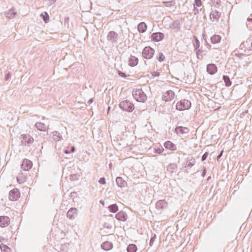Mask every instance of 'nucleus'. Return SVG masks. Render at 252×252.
Masks as SVG:
<instances>
[{
  "instance_id": "56",
  "label": "nucleus",
  "mask_w": 252,
  "mask_h": 252,
  "mask_svg": "<svg viewBox=\"0 0 252 252\" xmlns=\"http://www.w3.org/2000/svg\"><path fill=\"white\" fill-rule=\"evenodd\" d=\"M110 167H111V164H109Z\"/></svg>"
},
{
  "instance_id": "12",
  "label": "nucleus",
  "mask_w": 252,
  "mask_h": 252,
  "mask_svg": "<svg viewBox=\"0 0 252 252\" xmlns=\"http://www.w3.org/2000/svg\"><path fill=\"white\" fill-rule=\"evenodd\" d=\"M163 33L158 32L153 33L151 35L152 39L155 41L158 42L162 40L164 38Z\"/></svg>"
},
{
  "instance_id": "20",
  "label": "nucleus",
  "mask_w": 252,
  "mask_h": 252,
  "mask_svg": "<svg viewBox=\"0 0 252 252\" xmlns=\"http://www.w3.org/2000/svg\"><path fill=\"white\" fill-rule=\"evenodd\" d=\"M117 186L120 188H123L126 186V182L121 177H118L116 179Z\"/></svg>"
},
{
  "instance_id": "36",
  "label": "nucleus",
  "mask_w": 252,
  "mask_h": 252,
  "mask_svg": "<svg viewBox=\"0 0 252 252\" xmlns=\"http://www.w3.org/2000/svg\"><path fill=\"white\" fill-rule=\"evenodd\" d=\"M157 58L159 62H161L164 61L165 57L162 53H159L158 56L157 57Z\"/></svg>"
},
{
  "instance_id": "53",
  "label": "nucleus",
  "mask_w": 252,
  "mask_h": 252,
  "mask_svg": "<svg viewBox=\"0 0 252 252\" xmlns=\"http://www.w3.org/2000/svg\"><path fill=\"white\" fill-rule=\"evenodd\" d=\"M117 0V1H118L119 2H121V1L122 0Z\"/></svg>"
},
{
  "instance_id": "23",
  "label": "nucleus",
  "mask_w": 252,
  "mask_h": 252,
  "mask_svg": "<svg viewBox=\"0 0 252 252\" xmlns=\"http://www.w3.org/2000/svg\"><path fill=\"white\" fill-rule=\"evenodd\" d=\"M167 206V203L163 200L158 201L156 204V207L157 209H163L166 208Z\"/></svg>"
},
{
  "instance_id": "54",
  "label": "nucleus",
  "mask_w": 252,
  "mask_h": 252,
  "mask_svg": "<svg viewBox=\"0 0 252 252\" xmlns=\"http://www.w3.org/2000/svg\"><path fill=\"white\" fill-rule=\"evenodd\" d=\"M203 53V52H199V54H200L201 55H202V53Z\"/></svg>"
},
{
  "instance_id": "30",
  "label": "nucleus",
  "mask_w": 252,
  "mask_h": 252,
  "mask_svg": "<svg viewBox=\"0 0 252 252\" xmlns=\"http://www.w3.org/2000/svg\"><path fill=\"white\" fill-rule=\"evenodd\" d=\"M108 209L110 212L115 213L118 211V206L116 204H113L108 207Z\"/></svg>"
},
{
  "instance_id": "7",
  "label": "nucleus",
  "mask_w": 252,
  "mask_h": 252,
  "mask_svg": "<svg viewBox=\"0 0 252 252\" xmlns=\"http://www.w3.org/2000/svg\"><path fill=\"white\" fill-rule=\"evenodd\" d=\"M200 42L197 38H195V44H194V50L195 51L197 58L199 59H202L203 58V55H201L199 52H204L202 49H199Z\"/></svg>"
},
{
  "instance_id": "38",
  "label": "nucleus",
  "mask_w": 252,
  "mask_h": 252,
  "mask_svg": "<svg viewBox=\"0 0 252 252\" xmlns=\"http://www.w3.org/2000/svg\"><path fill=\"white\" fill-rule=\"evenodd\" d=\"M164 151V149L162 147L157 148L155 150V153L157 154H161Z\"/></svg>"
},
{
  "instance_id": "51",
  "label": "nucleus",
  "mask_w": 252,
  "mask_h": 252,
  "mask_svg": "<svg viewBox=\"0 0 252 252\" xmlns=\"http://www.w3.org/2000/svg\"><path fill=\"white\" fill-rule=\"evenodd\" d=\"M75 151V147H71V152H73Z\"/></svg>"
},
{
  "instance_id": "42",
  "label": "nucleus",
  "mask_w": 252,
  "mask_h": 252,
  "mask_svg": "<svg viewBox=\"0 0 252 252\" xmlns=\"http://www.w3.org/2000/svg\"><path fill=\"white\" fill-rule=\"evenodd\" d=\"M118 74L121 77H122L124 78H125L126 77V73L122 71H118Z\"/></svg>"
},
{
  "instance_id": "18",
  "label": "nucleus",
  "mask_w": 252,
  "mask_h": 252,
  "mask_svg": "<svg viewBox=\"0 0 252 252\" xmlns=\"http://www.w3.org/2000/svg\"><path fill=\"white\" fill-rule=\"evenodd\" d=\"M164 146L165 148L171 151H175L177 149L176 145L169 141L165 142L164 143Z\"/></svg>"
},
{
  "instance_id": "21",
  "label": "nucleus",
  "mask_w": 252,
  "mask_h": 252,
  "mask_svg": "<svg viewBox=\"0 0 252 252\" xmlns=\"http://www.w3.org/2000/svg\"><path fill=\"white\" fill-rule=\"evenodd\" d=\"M101 248L104 251H109L113 248V244L109 241H105L101 246Z\"/></svg>"
},
{
  "instance_id": "34",
  "label": "nucleus",
  "mask_w": 252,
  "mask_h": 252,
  "mask_svg": "<svg viewBox=\"0 0 252 252\" xmlns=\"http://www.w3.org/2000/svg\"><path fill=\"white\" fill-rule=\"evenodd\" d=\"M247 21L248 23L247 24L248 28H251L252 27V14L248 18Z\"/></svg>"
},
{
  "instance_id": "39",
  "label": "nucleus",
  "mask_w": 252,
  "mask_h": 252,
  "mask_svg": "<svg viewBox=\"0 0 252 252\" xmlns=\"http://www.w3.org/2000/svg\"><path fill=\"white\" fill-rule=\"evenodd\" d=\"M98 182L100 184L104 185L106 184L105 179L104 177L100 178Z\"/></svg>"
},
{
  "instance_id": "8",
  "label": "nucleus",
  "mask_w": 252,
  "mask_h": 252,
  "mask_svg": "<svg viewBox=\"0 0 252 252\" xmlns=\"http://www.w3.org/2000/svg\"><path fill=\"white\" fill-rule=\"evenodd\" d=\"M32 166V162L28 159H24L21 164V168L25 171H29Z\"/></svg>"
},
{
  "instance_id": "45",
  "label": "nucleus",
  "mask_w": 252,
  "mask_h": 252,
  "mask_svg": "<svg viewBox=\"0 0 252 252\" xmlns=\"http://www.w3.org/2000/svg\"><path fill=\"white\" fill-rule=\"evenodd\" d=\"M206 168H204V169L203 170L202 172V173H201V176L204 177L205 175H206Z\"/></svg>"
},
{
  "instance_id": "37",
  "label": "nucleus",
  "mask_w": 252,
  "mask_h": 252,
  "mask_svg": "<svg viewBox=\"0 0 252 252\" xmlns=\"http://www.w3.org/2000/svg\"><path fill=\"white\" fill-rule=\"evenodd\" d=\"M156 238H157V236L155 234H154L153 235H152V236L150 239V243H149L150 246L151 247L153 246Z\"/></svg>"
},
{
  "instance_id": "32",
  "label": "nucleus",
  "mask_w": 252,
  "mask_h": 252,
  "mask_svg": "<svg viewBox=\"0 0 252 252\" xmlns=\"http://www.w3.org/2000/svg\"><path fill=\"white\" fill-rule=\"evenodd\" d=\"M0 249L2 252H10L11 250L7 245L1 244L0 245Z\"/></svg>"
},
{
  "instance_id": "31",
  "label": "nucleus",
  "mask_w": 252,
  "mask_h": 252,
  "mask_svg": "<svg viewBox=\"0 0 252 252\" xmlns=\"http://www.w3.org/2000/svg\"><path fill=\"white\" fill-rule=\"evenodd\" d=\"M223 80L225 83V86L229 87L231 85L232 82L230 80L229 77L227 75L223 76Z\"/></svg>"
},
{
  "instance_id": "13",
  "label": "nucleus",
  "mask_w": 252,
  "mask_h": 252,
  "mask_svg": "<svg viewBox=\"0 0 252 252\" xmlns=\"http://www.w3.org/2000/svg\"><path fill=\"white\" fill-rule=\"evenodd\" d=\"M218 70L217 66L214 63H210L207 65V71L211 75L215 74Z\"/></svg>"
},
{
  "instance_id": "33",
  "label": "nucleus",
  "mask_w": 252,
  "mask_h": 252,
  "mask_svg": "<svg viewBox=\"0 0 252 252\" xmlns=\"http://www.w3.org/2000/svg\"><path fill=\"white\" fill-rule=\"evenodd\" d=\"M52 134H53V139L55 141H59L61 140V137H60V133H59L58 132L55 131H53L52 132Z\"/></svg>"
},
{
  "instance_id": "17",
  "label": "nucleus",
  "mask_w": 252,
  "mask_h": 252,
  "mask_svg": "<svg viewBox=\"0 0 252 252\" xmlns=\"http://www.w3.org/2000/svg\"><path fill=\"white\" fill-rule=\"evenodd\" d=\"M220 13L217 10H215L212 11L210 14V18L212 21H218L220 18Z\"/></svg>"
},
{
  "instance_id": "27",
  "label": "nucleus",
  "mask_w": 252,
  "mask_h": 252,
  "mask_svg": "<svg viewBox=\"0 0 252 252\" xmlns=\"http://www.w3.org/2000/svg\"><path fill=\"white\" fill-rule=\"evenodd\" d=\"M177 169V166L175 163H171L167 167V170L168 172L173 173Z\"/></svg>"
},
{
  "instance_id": "40",
  "label": "nucleus",
  "mask_w": 252,
  "mask_h": 252,
  "mask_svg": "<svg viewBox=\"0 0 252 252\" xmlns=\"http://www.w3.org/2000/svg\"><path fill=\"white\" fill-rule=\"evenodd\" d=\"M208 155V153L207 152L205 153L202 156L201 160L202 161H204L207 158Z\"/></svg>"
},
{
  "instance_id": "3",
  "label": "nucleus",
  "mask_w": 252,
  "mask_h": 252,
  "mask_svg": "<svg viewBox=\"0 0 252 252\" xmlns=\"http://www.w3.org/2000/svg\"><path fill=\"white\" fill-rule=\"evenodd\" d=\"M21 143L23 146H30L33 142V137L29 134H23L21 135Z\"/></svg>"
},
{
  "instance_id": "50",
  "label": "nucleus",
  "mask_w": 252,
  "mask_h": 252,
  "mask_svg": "<svg viewBox=\"0 0 252 252\" xmlns=\"http://www.w3.org/2000/svg\"><path fill=\"white\" fill-rule=\"evenodd\" d=\"M93 102V99L91 98L89 100V101L87 102V103L88 104H90L92 103Z\"/></svg>"
},
{
  "instance_id": "29",
  "label": "nucleus",
  "mask_w": 252,
  "mask_h": 252,
  "mask_svg": "<svg viewBox=\"0 0 252 252\" xmlns=\"http://www.w3.org/2000/svg\"><path fill=\"white\" fill-rule=\"evenodd\" d=\"M41 17L42 18L45 23H47L49 21V16L47 12H43L40 14Z\"/></svg>"
},
{
  "instance_id": "43",
  "label": "nucleus",
  "mask_w": 252,
  "mask_h": 252,
  "mask_svg": "<svg viewBox=\"0 0 252 252\" xmlns=\"http://www.w3.org/2000/svg\"><path fill=\"white\" fill-rule=\"evenodd\" d=\"M195 4L198 7H199L201 5V0H195Z\"/></svg>"
},
{
  "instance_id": "15",
  "label": "nucleus",
  "mask_w": 252,
  "mask_h": 252,
  "mask_svg": "<svg viewBox=\"0 0 252 252\" xmlns=\"http://www.w3.org/2000/svg\"><path fill=\"white\" fill-rule=\"evenodd\" d=\"M115 218L119 221H125L127 219V215L126 213L122 211L116 214Z\"/></svg>"
},
{
  "instance_id": "11",
  "label": "nucleus",
  "mask_w": 252,
  "mask_h": 252,
  "mask_svg": "<svg viewBox=\"0 0 252 252\" xmlns=\"http://www.w3.org/2000/svg\"><path fill=\"white\" fill-rule=\"evenodd\" d=\"M118 38V34L114 31L110 32L107 36L108 40L112 42H116Z\"/></svg>"
},
{
  "instance_id": "28",
  "label": "nucleus",
  "mask_w": 252,
  "mask_h": 252,
  "mask_svg": "<svg viewBox=\"0 0 252 252\" xmlns=\"http://www.w3.org/2000/svg\"><path fill=\"white\" fill-rule=\"evenodd\" d=\"M137 248L135 244H129L127 247V252H136L137 251Z\"/></svg>"
},
{
  "instance_id": "49",
  "label": "nucleus",
  "mask_w": 252,
  "mask_h": 252,
  "mask_svg": "<svg viewBox=\"0 0 252 252\" xmlns=\"http://www.w3.org/2000/svg\"><path fill=\"white\" fill-rule=\"evenodd\" d=\"M202 36H203V38L204 40V41H205L206 43H207V38H206V35L205 34H202Z\"/></svg>"
},
{
  "instance_id": "2",
  "label": "nucleus",
  "mask_w": 252,
  "mask_h": 252,
  "mask_svg": "<svg viewBox=\"0 0 252 252\" xmlns=\"http://www.w3.org/2000/svg\"><path fill=\"white\" fill-rule=\"evenodd\" d=\"M119 106L122 110L128 112H131L134 109V104L128 100L121 101Z\"/></svg>"
},
{
  "instance_id": "44",
  "label": "nucleus",
  "mask_w": 252,
  "mask_h": 252,
  "mask_svg": "<svg viewBox=\"0 0 252 252\" xmlns=\"http://www.w3.org/2000/svg\"><path fill=\"white\" fill-rule=\"evenodd\" d=\"M11 74L10 72H8L6 75H5V80L6 81L8 80L9 79V78L11 77Z\"/></svg>"
},
{
  "instance_id": "48",
  "label": "nucleus",
  "mask_w": 252,
  "mask_h": 252,
  "mask_svg": "<svg viewBox=\"0 0 252 252\" xmlns=\"http://www.w3.org/2000/svg\"><path fill=\"white\" fill-rule=\"evenodd\" d=\"M152 75L153 76H158L159 75V73L154 71L153 73H152Z\"/></svg>"
},
{
  "instance_id": "47",
  "label": "nucleus",
  "mask_w": 252,
  "mask_h": 252,
  "mask_svg": "<svg viewBox=\"0 0 252 252\" xmlns=\"http://www.w3.org/2000/svg\"><path fill=\"white\" fill-rule=\"evenodd\" d=\"M223 151L222 150L220 153L219 154V155L217 156V159L218 160L222 155Z\"/></svg>"
},
{
  "instance_id": "4",
  "label": "nucleus",
  "mask_w": 252,
  "mask_h": 252,
  "mask_svg": "<svg viewBox=\"0 0 252 252\" xmlns=\"http://www.w3.org/2000/svg\"><path fill=\"white\" fill-rule=\"evenodd\" d=\"M191 107V102L190 101L186 99L181 100L176 104V109L179 111L183 110H188Z\"/></svg>"
},
{
  "instance_id": "52",
  "label": "nucleus",
  "mask_w": 252,
  "mask_h": 252,
  "mask_svg": "<svg viewBox=\"0 0 252 252\" xmlns=\"http://www.w3.org/2000/svg\"><path fill=\"white\" fill-rule=\"evenodd\" d=\"M64 153H65V154H68V153H69V152H68V151L67 150H65V151H64Z\"/></svg>"
},
{
  "instance_id": "1",
  "label": "nucleus",
  "mask_w": 252,
  "mask_h": 252,
  "mask_svg": "<svg viewBox=\"0 0 252 252\" xmlns=\"http://www.w3.org/2000/svg\"><path fill=\"white\" fill-rule=\"evenodd\" d=\"M132 95L138 102H144L147 100V95L141 89H136L133 90Z\"/></svg>"
},
{
  "instance_id": "24",
  "label": "nucleus",
  "mask_w": 252,
  "mask_h": 252,
  "mask_svg": "<svg viewBox=\"0 0 252 252\" xmlns=\"http://www.w3.org/2000/svg\"><path fill=\"white\" fill-rule=\"evenodd\" d=\"M137 29L139 32L143 33L146 31L147 26L144 22H141L138 25Z\"/></svg>"
},
{
  "instance_id": "5",
  "label": "nucleus",
  "mask_w": 252,
  "mask_h": 252,
  "mask_svg": "<svg viewBox=\"0 0 252 252\" xmlns=\"http://www.w3.org/2000/svg\"><path fill=\"white\" fill-rule=\"evenodd\" d=\"M142 56L146 59H151L155 54V50L149 46L145 47L142 51Z\"/></svg>"
},
{
  "instance_id": "10",
  "label": "nucleus",
  "mask_w": 252,
  "mask_h": 252,
  "mask_svg": "<svg viewBox=\"0 0 252 252\" xmlns=\"http://www.w3.org/2000/svg\"><path fill=\"white\" fill-rule=\"evenodd\" d=\"M174 96V93L171 90L166 91L162 95V99L165 101H171Z\"/></svg>"
},
{
  "instance_id": "41",
  "label": "nucleus",
  "mask_w": 252,
  "mask_h": 252,
  "mask_svg": "<svg viewBox=\"0 0 252 252\" xmlns=\"http://www.w3.org/2000/svg\"><path fill=\"white\" fill-rule=\"evenodd\" d=\"M104 228H107V229H111L112 227V225L111 224H110L107 223H105L103 225Z\"/></svg>"
},
{
  "instance_id": "16",
  "label": "nucleus",
  "mask_w": 252,
  "mask_h": 252,
  "mask_svg": "<svg viewBox=\"0 0 252 252\" xmlns=\"http://www.w3.org/2000/svg\"><path fill=\"white\" fill-rule=\"evenodd\" d=\"M175 130L178 135L187 134L189 132V129L187 127L181 126H177Z\"/></svg>"
},
{
  "instance_id": "46",
  "label": "nucleus",
  "mask_w": 252,
  "mask_h": 252,
  "mask_svg": "<svg viewBox=\"0 0 252 252\" xmlns=\"http://www.w3.org/2000/svg\"><path fill=\"white\" fill-rule=\"evenodd\" d=\"M193 11H194V14L195 15L197 14L198 13V10L195 7L194 4Z\"/></svg>"
},
{
  "instance_id": "22",
  "label": "nucleus",
  "mask_w": 252,
  "mask_h": 252,
  "mask_svg": "<svg viewBox=\"0 0 252 252\" xmlns=\"http://www.w3.org/2000/svg\"><path fill=\"white\" fill-rule=\"evenodd\" d=\"M138 62V58L133 56H131L128 59V64L131 66H134L136 65Z\"/></svg>"
},
{
  "instance_id": "25",
  "label": "nucleus",
  "mask_w": 252,
  "mask_h": 252,
  "mask_svg": "<svg viewBox=\"0 0 252 252\" xmlns=\"http://www.w3.org/2000/svg\"><path fill=\"white\" fill-rule=\"evenodd\" d=\"M221 37L218 34H214L211 38V42L212 44H217L220 42Z\"/></svg>"
},
{
  "instance_id": "6",
  "label": "nucleus",
  "mask_w": 252,
  "mask_h": 252,
  "mask_svg": "<svg viewBox=\"0 0 252 252\" xmlns=\"http://www.w3.org/2000/svg\"><path fill=\"white\" fill-rule=\"evenodd\" d=\"M20 196V193L17 189L11 190L9 193V199L12 201L17 200Z\"/></svg>"
},
{
  "instance_id": "14",
  "label": "nucleus",
  "mask_w": 252,
  "mask_h": 252,
  "mask_svg": "<svg viewBox=\"0 0 252 252\" xmlns=\"http://www.w3.org/2000/svg\"><path fill=\"white\" fill-rule=\"evenodd\" d=\"M10 222V219L7 216H0V226L4 227L7 226Z\"/></svg>"
},
{
  "instance_id": "9",
  "label": "nucleus",
  "mask_w": 252,
  "mask_h": 252,
  "mask_svg": "<svg viewBox=\"0 0 252 252\" xmlns=\"http://www.w3.org/2000/svg\"><path fill=\"white\" fill-rule=\"evenodd\" d=\"M78 215V210L76 208H70L67 213V218L73 220L76 218Z\"/></svg>"
},
{
  "instance_id": "35",
  "label": "nucleus",
  "mask_w": 252,
  "mask_h": 252,
  "mask_svg": "<svg viewBox=\"0 0 252 252\" xmlns=\"http://www.w3.org/2000/svg\"><path fill=\"white\" fill-rule=\"evenodd\" d=\"M163 3L166 4V6H173L175 4V2L174 0H171L169 1H163Z\"/></svg>"
},
{
  "instance_id": "19",
  "label": "nucleus",
  "mask_w": 252,
  "mask_h": 252,
  "mask_svg": "<svg viewBox=\"0 0 252 252\" xmlns=\"http://www.w3.org/2000/svg\"><path fill=\"white\" fill-rule=\"evenodd\" d=\"M17 13L15 11L13 7L11 8L8 11L5 12L4 15L8 19H12L14 18Z\"/></svg>"
},
{
  "instance_id": "55",
  "label": "nucleus",
  "mask_w": 252,
  "mask_h": 252,
  "mask_svg": "<svg viewBox=\"0 0 252 252\" xmlns=\"http://www.w3.org/2000/svg\"><path fill=\"white\" fill-rule=\"evenodd\" d=\"M17 181L18 182H19V178L18 177H17Z\"/></svg>"
},
{
  "instance_id": "26",
  "label": "nucleus",
  "mask_w": 252,
  "mask_h": 252,
  "mask_svg": "<svg viewBox=\"0 0 252 252\" xmlns=\"http://www.w3.org/2000/svg\"><path fill=\"white\" fill-rule=\"evenodd\" d=\"M35 126L37 129L40 131H45L47 128V126L42 123H36Z\"/></svg>"
}]
</instances>
